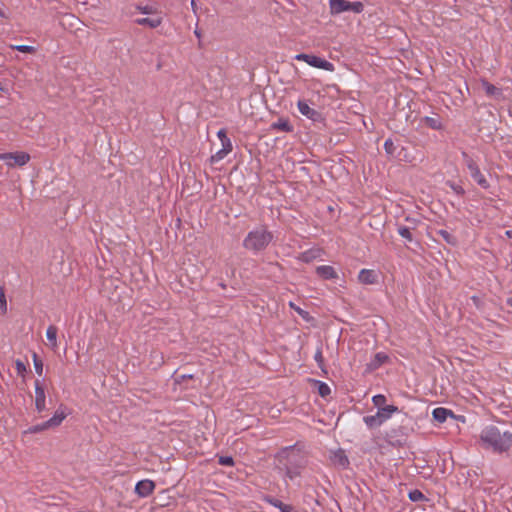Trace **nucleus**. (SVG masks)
<instances>
[{
    "mask_svg": "<svg viewBox=\"0 0 512 512\" xmlns=\"http://www.w3.org/2000/svg\"><path fill=\"white\" fill-rule=\"evenodd\" d=\"M480 442L484 449L502 454L512 447V432L501 431L494 425L484 427L480 433Z\"/></svg>",
    "mask_w": 512,
    "mask_h": 512,
    "instance_id": "obj_1",
    "label": "nucleus"
},
{
    "mask_svg": "<svg viewBox=\"0 0 512 512\" xmlns=\"http://www.w3.org/2000/svg\"><path fill=\"white\" fill-rule=\"evenodd\" d=\"M276 459L279 469L284 471L285 477L294 480L301 475V471L306 466V460L302 453L295 448V445L282 448L277 454Z\"/></svg>",
    "mask_w": 512,
    "mask_h": 512,
    "instance_id": "obj_2",
    "label": "nucleus"
},
{
    "mask_svg": "<svg viewBox=\"0 0 512 512\" xmlns=\"http://www.w3.org/2000/svg\"><path fill=\"white\" fill-rule=\"evenodd\" d=\"M273 238V233L266 225H259L248 232L246 237L243 239L242 245L246 250L253 254H258L270 245Z\"/></svg>",
    "mask_w": 512,
    "mask_h": 512,
    "instance_id": "obj_3",
    "label": "nucleus"
},
{
    "mask_svg": "<svg viewBox=\"0 0 512 512\" xmlns=\"http://www.w3.org/2000/svg\"><path fill=\"white\" fill-rule=\"evenodd\" d=\"M395 412H398L397 406L386 405L383 408H379L376 414L364 416L363 422L369 429H374L389 420Z\"/></svg>",
    "mask_w": 512,
    "mask_h": 512,
    "instance_id": "obj_4",
    "label": "nucleus"
},
{
    "mask_svg": "<svg viewBox=\"0 0 512 512\" xmlns=\"http://www.w3.org/2000/svg\"><path fill=\"white\" fill-rule=\"evenodd\" d=\"M409 428L405 425L391 427L385 431L384 440L393 447H404L407 443Z\"/></svg>",
    "mask_w": 512,
    "mask_h": 512,
    "instance_id": "obj_5",
    "label": "nucleus"
},
{
    "mask_svg": "<svg viewBox=\"0 0 512 512\" xmlns=\"http://www.w3.org/2000/svg\"><path fill=\"white\" fill-rule=\"evenodd\" d=\"M462 157L464 162L470 172V176L473 180L483 189L489 188V182L485 178V176L481 173L479 166L477 163L466 153L462 152Z\"/></svg>",
    "mask_w": 512,
    "mask_h": 512,
    "instance_id": "obj_6",
    "label": "nucleus"
},
{
    "mask_svg": "<svg viewBox=\"0 0 512 512\" xmlns=\"http://www.w3.org/2000/svg\"><path fill=\"white\" fill-rule=\"evenodd\" d=\"M295 59L299 60V61H304L308 65L315 67V68H320V69H323L326 71L334 70V65L331 62H329L323 58H320L318 56H315V55L301 53V54H297L295 56Z\"/></svg>",
    "mask_w": 512,
    "mask_h": 512,
    "instance_id": "obj_7",
    "label": "nucleus"
},
{
    "mask_svg": "<svg viewBox=\"0 0 512 512\" xmlns=\"http://www.w3.org/2000/svg\"><path fill=\"white\" fill-rule=\"evenodd\" d=\"M0 160L10 167L23 166L30 160V156L25 152L0 153Z\"/></svg>",
    "mask_w": 512,
    "mask_h": 512,
    "instance_id": "obj_8",
    "label": "nucleus"
},
{
    "mask_svg": "<svg viewBox=\"0 0 512 512\" xmlns=\"http://www.w3.org/2000/svg\"><path fill=\"white\" fill-rule=\"evenodd\" d=\"M297 107H298L299 112L303 116L307 117L308 119L312 120L313 122H322L323 121L322 114L319 111L311 108L306 100H299L297 102Z\"/></svg>",
    "mask_w": 512,
    "mask_h": 512,
    "instance_id": "obj_9",
    "label": "nucleus"
},
{
    "mask_svg": "<svg viewBox=\"0 0 512 512\" xmlns=\"http://www.w3.org/2000/svg\"><path fill=\"white\" fill-rule=\"evenodd\" d=\"M35 409L38 413L46 411V394L39 380L35 381Z\"/></svg>",
    "mask_w": 512,
    "mask_h": 512,
    "instance_id": "obj_10",
    "label": "nucleus"
},
{
    "mask_svg": "<svg viewBox=\"0 0 512 512\" xmlns=\"http://www.w3.org/2000/svg\"><path fill=\"white\" fill-rule=\"evenodd\" d=\"M155 489V483L150 479H144L136 483L135 493L140 498H146L150 496Z\"/></svg>",
    "mask_w": 512,
    "mask_h": 512,
    "instance_id": "obj_11",
    "label": "nucleus"
},
{
    "mask_svg": "<svg viewBox=\"0 0 512 512\" xmlns=\"http://www.w3.org/2000/svg\"><path fill=\"white\" fill-rule=\"evenodd\" d=\"M69 414L70 411L68 407L64 404H60L54 415L47 420L48 426L52 428L58 427Z\"/></svg>",
    "mask_w": 512,
    "mask_h": 512,
    "instance_id": "obj_12",
    "label": "nucleus"
},
{
    "mask_svg": "<svg viewBox=\"0 0 512 512\" xmlns=\"http://www.w3.org/2000/svg\"><path fill=\"white\" fill-rule=\"evenodd\" d=\"M481 86L485 91L486 95L492 97L496 100H501L503 98V91L501 88L496 87L495 85L489 83L487 80H481Z\"/></svg>",
    "mask_w": 512,
    "mask_h": 512,
    "instance_id": "obj_13",
    "label": "nucleus"
},
{
    "mask_svg": "<svg viewBox=\"0 0 512 512\" xmlns=\"http://www.w3.org/2000/svg\"><path fill=\"white\" fill-rule=\"evenodd\" d=\"M316 274L324 280H333L338 278L336 270L330 265H321L316 267Z\"/></svg>",
    "mask_w": 512,
    "mask_h": 512,
    "instance_id": "obj_14",
    "label": "nucleus"
},
{
    "mask_svg": "<svg viewBox=\"0 0 512 512\" xmlns=\"http://www.w3.org/2000/svg\"><path fill=\"white\" fill-rule=\"evenodd\" d=\"M263 501L274 506L275 508H278L280 510V512H293V510H294L292 505L285 504L282 501H280L279 499H277L273 496H270V495L264 496Z\"/></svg>",
    "mask_w": 512,
    "mask_h": 512,
    "instance_id": "obj_15",
    "label": "nucleus"
},
{
    "mask_svg": "<svg viewBox=\"0 0 512 512\" xmlns=\"http://www.w3.org/2000/svg\"><path fill=\"white\" fill-rule=\"evenodd\" d=\"M293 125L287 118H279L277 121L271 123L270 130L272 131H282L286 133H290L293 131Z\"/></svg>",
    "mask_w": 512,
    "mask_h": 512,
    "instance_id": "obj_16",
    "label": "nucleus"
},
{
    "mask_svg": "<svg viewBox=\"0 0 512 512\" xmlns=\"http://www.w3.org/2000/svg\"><path fill=\"white\" fill-rule=\"evenodd\" d=\"M377 274L374 270L362 269L359 272L358 279L363 284H375L377 282Z\"/></svg>",
    "mask_w": 512,
    "mask_h": 512,
    "instance_id": "obj_17",
    "label": "nucleus"
},
{
    "mask_svg": "<svg viewBox=\"0 0 512 512\" xmlns=\"http://www.w3.org/2000/svg\"><path fill=\"white\" fill-rule=\"evenodd\" d=\"M331 460L335 465H338L342 468H346L349 465L348 457L342 449L334 451L332 453Z\"/></svg>",
    "mask_w": 512,
    "mask_h": 512,
    "instance_id": "obj_18",
    "label": "nucleus"
},
{
    "mask_svg": "<svg viewBox=\"0 0 512 512\" xmlns=\"http://www.w3.org/2000/svg\"><path fill=\"white\" fill-rule=\"evenodd\" d=\"M331 14H340L348 11L349 1L329 0Z\"/></svg>",
    "mask_w": 512,
    "mask_h": 512,
    "instance_id": "obj_19",
    "label": "nucleus"
},
{
    "mask_svg": "<svg viewBox=\"0 0 512 512\" xmlns=\"http://www.w3.org/2000/svg\"><path fill=\"white\" fill-rule=\"evenodd\" d=\"M432 416L438 423H444L448 417H454V414L450 409L438 407L432 411Z\"/></svg>",
    "mask_w": 512,
    "mask_h": 512,
    "instance_id": "obj_20",
    "label": "nucleus"
},
{
    "mask_svg": "<svg viewBox=\"0 0 512 512\" xmlns=\"http://www.w3.org/2000/svg\"><path fill=\"white\" fill-rule=\"evenodd\" d=\"M135 23L141 26H148L150 28H157L162 24V17L154 18H138Z\"/></svg>",
    "mask_w": 512,
    "mask_h": 512,
    "instance_id": "obj_21",
    "label": "nucleus"
},
{
    "mask_svg": "<svg viewBox=\"0 0 512 512\" xmlns=\"http://www.w3.org/2000/svg\"><path fill=\"white\" fill-rule=\"evenodd\" d=\"M421 122L433 130L443 129V124H442L440 117L425 116L421 119Z\"/></svg>",
    "mask_w": 512,
    "mask_h": 512,
    "instance_id": "obj_22",
    "label": "nucleus"
},
{
    "mask_svg": "<svg viewBox=\"0 0 512 512\" xmlns=\"http://www.w3.org/2000/svg\"><path fill=\"white\" fill-rule=\"evenodd\" d=\"M57 327L50 325L46 330V337L53 349L57 348Z\"/></svg>",
    "mask_w": 512,
    "mask_h": 512,
    "instance_id": "obj_23",
    "label": "nucleus"
},
{
    "mask_svg": "<svg viewBox=\"0 0 512 512\" xmlns=\"http://www.w3.org/2000/svg\"><path fill=\"white\" fill-rule=\"evenodd\" d=\"M437 234L442 237V239L450 244V245H456L457 244V239L454 235H452L451 233H449L447 230H444V229H440L437 231Z\"/></svg>",
    "mask_w": 512,
    "mask_h": 512,
    "instance_id": "obj_24",
    "label": "nucleus"
},
{
    "mask_svg": "<svg viewBox=\"0 0 512 512\" xmlns=\"http://www.w3.org/2000/svg\"><path fill=\"white\" fill-rule=\"evenodd\" d=\"M50 428H52V427L48 426L47 421H44L42 423H39V424L29 427L25 431V433L36 434V433L42 432V431L50 429Z\"/></svg>",
    "mask_w": 512,
    "mask_h": 512,
    "instance_id": "obj_25",
    "label": "nucleus"
},
{
    "mask_svg": "<svg viewBox=\"0 0 512 512\" xmlns=\"http://www.w3.org/2000/svg\"><path fill=\"white\" fill-rule=\"evenodd\" d=\"M317 257V253L314 250H307L300 254L299 260L305 263L313 261Z\"/></svg>",
    "mask_w": 512,
    "mask_h": 512,
    "instance_id": "obj_26",
    "label": "nucleus"
},
{
    "mask_svg": "<svg viewBox=\"0 0 512 512\" xmlns=\"http://www.w3.org/2000/svg\"><path fill=\"white\" fill-rule=\"evenodd\" d=\"M316 384L318 385V393L321 397H327L331 393V389L326 383L316 381Z\"/></svg>",
    "mask_w": 512,
    "mask_h": 512,
    "instance_id": "obj_27",
    "label": "nucleus"
},
{
    "mask_svg": "<svg viewBox=\"0 0 512 512\" xmlns=\"http://www.w3.org/2000/svg\"><path fill=\"white\" fill-rule=\"evenodd\" d=\"M32 358L35 371L39 376H41L43 373V362L36 353H33Z\"/></svg>",
    "mask_w": 512,
    "mask_h": 512,
    "instance_id": "obj_28",
    "label": "nucleus"
},
{
    "mask_svg": "<svg viewBox=\"0 0 512 512\" xmlns=\"http://www.w3.org/2000/svg\"><path fill=\"white\" fill-rule=\"evenodd\" d=\"M446 185L448 187H450L452 189V191L455 194H457L458 196H463L465 194L464 188L461 185H459V184H457V183H455L453 181H447Z\"/></svg>",
    "mask_w": 512,
    "mask_h": 512,
    "instance_id": "obj_29",
    "label": "nucleus"
},
{
    "mask_svg": "<svg viewBox=\"0 0 512 512\" xmlns=\"http://www.w3.org/2000/svg\"><path fill=\"white\" fill-rule=\"evenodd\" d=\"M396 149H397V147L391 139H387L384 142V150L387 155L393 156L396 152Z\"/></svg>",
    "mask_w": 512,
    "mask_h": 512,
    "instance_id": "obj_30",
    "label": "nucleus"
},
{
    "mask_svg": "<svg viewBox=\"0 0 512 512\" xmlns=\"http://www.w3.org/2000/svg\"><path fill=\"white\" fill-rule=\"evenodd\" d=\"M398 233H399V235L401 237L406 239L408 242H412L413 241L412 233L410 232V229L408 227L399 226L398 227Z\"/></svg>",
    "mask_w": 512,
    "mask_h": 512,
    "instance_id": "obj_31",
    "label": "nucleus"
},
{
    "mask_svg": "<svg viewBox=\"0 0 512 512\" xmlns=\"http://www.w3.org/2000/svg\"><path fill=\"white\" fill-rule=\"evenodd\" d=\"M136 9L142 13V14H147V15H153V14H156L157 13V10L155 7L153 6H150V5H137L136 6Z\"/></svg>",
    "mask_w": 512,
    "mask_h": 512,
    "instance_id": "obj_32",
    "label": "nucleus"
},
{
    "mask_svg": "<svg viewBox=\"0 0 512 512\" xmlns=\"http://www.w3.org/2000/svg\"><path fill=\"white\" fill-rule=\"evenodd\" d=\"M408 496H409V499L413 502H418V501L425 499L424 494L420 490H417V489L410 491Z\"/></svg>",
    "mask_w": 512,
    "mask_h": 512,
    "instance_id": "obj_33",
    "label": "nucleus"
},
{
    "mask_svg": "<svg viewBox=\"0 0 512 512\" xmlns=\"http://www.w3.org/2000/svg\"><path fill=\"white\" fill-rule=\"evenodd\" d=\"M372 402L376 407H378V409L383 408L386 402V397L382 394L374 395L372 397Z\"/></svg>",
    "mask_w": 512,
    "mask_h": 512,
    "instance_id": "obj_34",
    "label": "nucleus"
},
{
    "mask_svg": "<svg viewBox=\"0 0 512 512\" xmlns=\"http://www.w3.org/2000/svg\"><path fill=\"white\" fill-rule=\"evenodd\" d=\"M364 9V5L362 2H349L348 11H352L354 13H361Z\"/></svg>",
    "mask_w": 512,
    "mask_h": 512,
    "instance_id": "obj_35",
    "label": "nucleus"
},
{
    "mask_svg": "<svg viewBox=\"0 0 512 512\" xmlns=\"http://www.w3.org/2000/svg\"><path fill=\"white\" fill-rule=\"evenodd\" d=\"M388 360V356L382 352H379L375 355L374 366L378 367L381 364L385 363Z\"/></svg>",
    "mask_w": 512,
    "mask_h": 512,
    "instance_id": "obj_36",
    "label": "nucleus"
},
{
    "mask_svg": "<svg viewBox=\"0 0 512 512\" xmlns=\"http://www.w3.org/2000/svg\"><path fill=\"white\" fill-rule=\"evenodd\" d=\"M12 48L22 53H33L35 51V48L29 45H15Z\"/></svg>",
    "mask_w": 512,
    "mask_h": 512,
    "instance_id": "obj_37",
    "label": "nucleus"
},
{
    "mask_svg": "<svg viewBox=\"0 0 512 512\" xmlns=\"http://www.w3.org/2000/svg\"><path fill=\"white\" fill-rule=\"evenodd\" d=\"M0 310L2 311V313L7 312V302H6L5 293H4V290L2 287H0Z\"/></svg>",
    "mask_w": 512,
    "mask_h": 512,
    "instance_id": "obj_38",
    "label": "nucleus"
},
{
    "mask_svg": "<svg viewBox=\"0 0 512 512\" xmlns=\"http://www.w3.org/2000/svg\"><path fill=\"white\" fill-rule=\"evenodd\" d=\"M218 463L222 466H233L234 460L231 456H220Z\"/></svg>",
    "mask_w": 512,
    "mask_h": 512,
    "instance_id": "obj_39",
    "label": "nucleus"
},
{
    "mask_svg": "<svg viewBox=\"0 0 512 512\" xmlns=\"http://www.w3.org/2000/svg\"><path fill=\"white\" fill-rule=\"evenodd\" d=\"M229 154V152H226V150L224 149H220L219 151H217L212 157H211V160L212 161H220L222 159H224L227 155Z\"/></svg>",
    "mask_w": 512,
    "mask_h": 512,
    "instance_id": "obj_40",
    "label": "nucleus"
},
{
    "mask_svg": "<svg viewBox=\"0 0 512 512\" xmlns=\"http://www.w3.org/2000/svg\"><path fill=\"white\" fill-rule=\"evenodd\" d=\"M290 307L294 309L302 318L307 319L309 317V313L300 307L296 306L294 303L290 302Z\"/></svg>",
    "mask_w": 512,
    "mask_h": 512,
    "instance_id": "obj_41",
    "label": "nucleus"
},
{
    "mask_svg": "<svg viewBox=\"0 0 512 512\" xmlns=\"http://www.w3.org/2000/svg\"><path fill=\"white\" fill-rule=\"evenodd\" d=\"M314 359L317 362L318 366L320 368H322L323 364H324V359H323V354H322L321 349H317V351H316V353L314 355Z\"/></svg>",
    "mask_w": 512,
    "mask_h": 512,
    "instance_id": "obj_42",
    "label": "nucleus"
},
{
    "mask_svg": "<svg viewBox=\"0 0 512 512\" xmlns=\"http://www.w3.org/2000/svg\"><path fill=\"white\" fill-rule=\"evenodd\" d=\"M222 149L226 150V152L232 151V142L229 138L222 139L221 141Z\"/></svg>",
    "mask_w": 512,
    "mask_h": 512,
    "instance_id": "obj_43",
    "label": "nucleus"
},
{
    "mask_svg": "<svg viewBox=\"0 0 512 512\" xmlns=\"http://www.w3.org/2000/svg\"><path fill=\"white\" fill-rule=\"evenodd\" d=\"M16 369L19 374H22L26 371V367H25L24 363L21 362L20 360L16 361Z\"/></svg>",
    "mask_w": 512,
    "mask_h": 512,
    "instance_id": "obj_44",
    "label": "nucleus"
},
{
    "mask_svg": "<svg viewBox=\"0 0 512 512\" xmlns=\"http://www.w3.org/2000/svg\"><path fill=\"white\" fill-rule=\"evenodd\" d=\"M217 136H218L220 141H222V139L228 138L225 129H220L217 132Z\"/></svg>",
    "mask_w": 512,
    "mask_h": 512,
    "instance_id": "obj_45",
    "label": "nucleus"
},
{
    "mask_svg": "<svg viewBox=\"0 0 512 512\" xmlns=\"http://www.w3.org/2000/svg\"><path fill=\"white\" fill-rule=\"evenodd\" d=\"M0 17H2V18L8 17L1 8H0Z\"/></svg>",
    "mask_w": 512,
    "mask_h": 512,
    "instance_id": "obj_46",
    "label": "nucleus"
},
{
    "mask_svg": "<svg viewBox=\"0 0 512 512\" xmlns=\"http://www.w3.org/2000/svg\"><path fill=\"white\" fill-rule=\"evenodd\" d=\"M507 305L512 307V297H509L506 301Z\"/></svg>",
    "mask_w": 512,
    "mask_h": 512,
    "instance_id": "obj_47",
    "label": "nucleus"
},
{
    "mask_svg": "<svg viewBox=\"0 0 512 512\" xmlns=\"http://www.w3.org/2000/svg\"><path fill=\"white\" fill-rule=\"evenodd\" d=\"M192 377L193 376L191 374L181 376L182 379H191Z\"/></svg>",
    "mask_w": 512,
    "mask_h": 512,
    "instance_id": "obj_48",
    "label": "nucleus"
},
{
    "mask_svg": "<svg viewBox=\"0 0 512 512\" xmlns=\"http://www.w3.org/2000/svg\"><path fill=\"white\" fill-rule=\"evenodd\" d=\"M194 34H195V35H196V37H198V38H200V37H201V34H200V32H199L197 29L194 31Z\"/></svg>",
    "mask_w": 512,
    "mask_h": 512,
    "instance_id": "obj_49",
    "label": "nucleus"
},
{
    "mask_svg": "<svg viewBox=\"0 0 512 512\" xmlns=\"http://www.w3.org/2000/svg\"><path fill=\"white\" fill-rule=\"evenodd\" d=\"M195 5H196V4H195V1H194V0H192V1H191V6H192L193 10H195Z\"/></svg>",
    "mask_w": 512,
    "mask_h": 512,
    "instance_id": "obj_50",
    "label": "nucleus"
},
{
    "mask_svg": "<svg viewBox=\"0 0 512 512\" xmlns=\"http://www.w3.org/2000/svg\"><path fill=\"white\" fill-rule=\"evenodd\" d=\"M0 90L3 91L2 82L0 81Z\"/></svg>",
    "mask_w": 512,
    "mask_h": 512,
    "instance_id": "obj_51",
    "label": "nucleus"
},
{
    "mask_svg": "<svg viewBox=\"0 0 512 512\" xmlns=\"http://www.w3.org/2000/svg\"><path fill=\"white\" fill-rule=\"evenodd\" d=\"M509 1H510V3H511V8H512V0H509Z\"/></svg>",
    "mask_w": 512,
    "mask_h": 512,
    "instance_id": "obj_52",
    "label": "nucleus"
}]
</instances>
